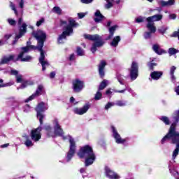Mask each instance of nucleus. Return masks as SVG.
I'll return each instance as SVG.
<instances>
[{"instance_id": "obj_18", "label": "nucleus", "mask_w": 179, "mask_h": 179, "mask_svg": "<svg viewBox=\"0 0 179 179\" xmlns=\"http://www.w3.org/2000/svg\"><path fill=\"white\" fill-rule=\"evenodd\" d=\"M27 31V24L23 23L22 26L19 27V34L15 36V41H17L19 38H22L26 32Z\"/></svg>"}, {"instance_id": "obj_27", "label": "nucleus", "mask_w": 179, "mask_h": 179, "mask_svg": "<svg viewBox=\"0 0 179 179\" xmlns=\"http://www.w3.org/2000/svg\"><path fill=\"white\" fill-rule=\"evenodd\" d=\"M121 41V37L120 36H115L113 41L110 42L111 47H117L118 43Z\"/></svg>"}, {"instance_id": "obj_11", "label": "nucleus", "mask_w": 179, "mask_h": 179, "mask_svg": "<svg viewBox=\"0 0 179 179\" xmlns=\"http://www.w3.org/2000/svg\"><path fill=\"white\" fill-rule=\"evenodd\" d=\"M129 72L131 80H135V79L138 78L139 72V66H138V63L136 62H132Z\"/></svg>"}, {"instance_id": "obj_50", "label": "nucleus", "mask_w": 179, "mask_h": 179, "mask_svg": "<svg viewBox=\"0 0 179 179\" xmlns=\"http://www.w3.org/2000/svg\"><path fill=\"white\" fill-rule=\"evenodd\" d=\"M127 91V88H124V90H114L115 93H125Z\"/></svg>"}, {"instance_id": "obj_47", "label": "nucleus", "mask_w": 179, "mask_h": 179, "mask_svg": "<svg viewBox=\"0 0 179 179\" xmlns=\"http://www.w3.org/2000/svg\"><path fill=\"white\" fill-rule=\"evenodd\" d=\"M110 107H113V103L111 102H108L106 106H105V110H108V108H110Z\"/></svg>"}, {"instance_id": "obj_6", "label": "nucleus", "mask_w": 179, "mask_h": 179, "mask_svg": "<svg viewBox=\"0 0 179 179\" xmlns=\"http://www.w3.org/2000/svg\"><path fill=\"white\" fill-rule=\"evenodd\" d=\"M163 19V15L157 14L146 18V21L148 22L146 27L148 29H150L151 31H156V27H155L154 22H159Z\"/></svg>"}, {"instance_id": "obj_46", "label": "nucleus", "mask_w": 179, "mask_h": 179, "mask_svg": "<svg viewBox=\"0 0 179 179\" xmlns=\"http://www.w3.org/2000/svg\"><path fill=\"white\" fill-rule=\"evenodd\" d=\"M3 83V80L0 79V87H6V86H9L8 84H1Z\"/></svg>"}, {"instance_id": "obj_20", "label": "nucleus", "mask_w": 179, "mask_h": 179, "mask_svg": "<svg viewBox=\"0 0 179 179\" xmlns=\"http://www.w3.org/2000/svg\"><path fill=\"white\" fill-rule=\"evenodd\" d=\"M43 129H45V131L47 132V136L48 138H54V136H55L52 127L50 126V124H45L43 127Z\"/></svg>"}, {"instance_id": "obj_9", "label": "nucleus", "mask_w": 179, "mask_h": 179, "mask_svg": "<svg viewBox=\"0 0 179 179\" xmlns=\"http://www.w3.org/2000/svg\"><path fill=\"white\" fill-rule=\"evenodd\" d=\"M44 93H45V89L44 88V85H38L36 92L25 100V103H29V101L34 100L36 97H38L39 96L44 94Z\"/></svg>"}, {"instance_id": "obj_14", "label": "nucleus", "mask_w": 179, "mask_h": 179, "mask_svg": "<svg viewBox=\"0 0 179 179\" xmlns=\"http://www.w3.org/2000/svg\"><path fill=\"white\" fill-rule=\"evenodd\" d=\"M54 134L55 136H64V129L61 128L59 125V122L57 119L54 120Z\"/></svg>"}, {"instance_id": "obj_24", "label": "nucleus", "mask_w": 179, "mask_h": 179, "mask_svg": "<svg viewBox=\"0 0 179 179\" xmlns=\"http://www.w3.org/2000/svg\"><path fill=\"white\" fill-rule=\"evenodd\" d=\"M152 50L158 55H162L163 54H166V50L161 49L160 46H159V45H157V44L153 45Z\"/></svg>"}, {"instance_id": "obj_31", "label": "nucleus", "mask_w": 179, "mask_h": 179, "mask_svg": "<svg viewBox=\"0 0 179 179\" xmlns=\"http://www.w3.org/2000/svg\"><path fill=\"white\" fill-rule=\"evenodd\" d=\"M24 145L27 146V148H30L34 145L31 140L29 139V136H26V141L24 142Z\"/></svg>"}, {"instance_id": "obj_13", "label": "nucleus", "mask_w": 179, "mask_h": 179, "mask_svg": "<svg viewBox=\"0 0 179 179\" xmlns=\"http://www.w3.org/2000/svg\"><path fill=\"white\" fill-rule=\"evenodd\" d=\"M106 66H107V62L101 60L98 66V72L101 79H104L106 76Z\"/></svg>"}, {"instance_id": "obj_48", "label": "nucleus", "mask_w": 179, "mask_h": 179, "mask_svg": "<svg viewBox=\"0 0 179 179\" xmlns=\"http://www.w3.org/2000/svg\"><path fill=\"white\" fill-rule=\"evenodd\" d=\"M78 16L79 19H83V17H85V13H78Z\"/></svg>"}, {"instance_id": "obj_56", "label": "nucleus", "mask_w": 179, "mask_h": 179, "mask_svg": "<svg viewBox=\"0 0 179 179\" xmlns=\"http://www.w3.org/2000/svg\"><path fill=\"white\" fill-rule=\"evenodd\" d=\"M8 146H9V143H6V144H3L1 145V148L2 149L5 148H8Z\"/></svg>"}, {"instance_id": "obj_30", "label": "nucleus", "mask_w": 179, "mask_h": 179, "mask_svg": "<svg viewBox=\"0 0 179 179\" xmlns=\"http://www.w3.org/2000/svg\"><path fill=\"white\" fill-rule=\"evenodd\" d=\"M160 121L164 122L165 125H170V119L167 116H162L159 117Z\"/></svg>"}, {"instance_id": "obj_43", "label": "nucleus", "mask_w": 179, "mask_h": 179, "mask_svg": "<svg viewBox=\"0 0 179 179\" xmlns=\"http://www.w3.org/2000/svg\"><path fill=\"white\" fill-rule=\"evenodd\" d=\"M136 23H142V22H145V20H144L143 17H137V18L136 19Z\"/></svg>"}, {"instance_id": "obj_10", "label": "nucleus", "mask_w": 179, "mask_h": 179, "mask_svg": "<svg viewBox=\"0 0 179 179\" xmlns=\"http://www.w3.org/2000/svg\"><path fill=\"white\" fill-rule=\"evenodd\" d=\"M43 131V127L41 124L36 129L31 130L30 138L34 142H38L41 139V131Z\"/></svg>"}, {"instance_id": "obj_28", "label": "nucleus", "mask_w": 179, "mask_h": 179, "mask_svg": "<svg viewBox=\"0 0 179 179\" xmlns=\"http://www.w3.org/2000/svg\"><path fill=\"white\" fill-rule=\"evenodd\" d=\"M106 87H107V80H103L100 83L98 90L99 91L104 90Z\"/></svg>"}, {"instance_id": "obj_63", "label": "nucleus", "mask_w": 179, "mask_h": 179, "mask_svg": "<svg viewBox=\"0 0 179 179\" xmlns=\"http://www.w3.org/2000/svg\"><path fill=\"white\" fill-rule=\"evenodd\" d=\"M117 80L120 85H124V82H122V80L117 78Z\"/></svg>"}, {"instance_id": "obj_54", "label": "nucleus", "mask_w": 179, "mask_h": 179, "mask_svg": "<svg viewBox=\"0 0 179 179\" xmlns=\"http://www.w3.org/2000/svg\"><path fill=\"white\" fill-rule=\"evenodd\" d=\"M169 17H170V19H176V17H177V15H176V14H171L170 15H169Z\"/></svg>"}, {"instance_id": "obj_45", "label": "nucleus", "mask_w": 179, "mask_h": 179, "mask_svg": "<svg viewBox=\"0 0 179 179\" xmlns=\"http://www.w3.org/2000/svg\"><path fill=\"white\" fill-rule=\"evenodd\" d=\"M10 74L14 75L15 76H17V75H19V71L12 69L10 70Z\"/></svg>"}, {"instance_id": "obj_37", "label": "nucleus", "mask_w": 179, "mask_h": 179, "mask_svg": "<svg viewBox=\"0 0 179 179\" xmlns=\"http://www.w3.org/2000/svg\"><path fill=\"white\" fill-rule=\"evenodd\" d=\"M107 4H106L105 8L106 9H110V8H113V0H106Z\"/></svg>"}, {"instance_id": "obj_55", "label": "nucleus", "mask_w": 179, "mask_h": 179, "mask_svg": "<svg viewBox=\"0 0 179 179\" xmlns=\"http://www.w3.org/2000/svg\"><path fill=\"white\" fill-rule=\"evenodd\" d=\"M175 92H176V93L178 94V96H179V85H178V86L175 88Z\"/></svg>"}, {"instance_id": "obj_36", "label": "nucleus", "mask_w": 179, "mask_h": 179, "mask_svg": "<svg viewBox=\"0 0 179 179\" xmlns=\"http://www.w3.org/2000/svg\"><path fill=\"white\" fill-rule=\"evenodd\" d=\"M101 97H103V94L98 90L94 97V100L97 101V100H101Z\"/></svg>"}, {"instance_id": "obj_41", "label": "nucleus", "mask_w": 179, "mask_h": 179, "mask_svg": "<svg viewBox=\"0 0 179 179\" xmlns=\"http://www.w3.org/2000/svg\"><path fill=\"white\" fill-rule=\"evenodd\" d=\"M11 8H12V10H14L15 15L17 16V10H16V6H15V4H13V3H11Z\"/></svg>"}, {"instance_id": "obj_16", "label": "nucleus", "mask_w": 179, "mask_h": 179, "mask_svg": "<svg viewBox=\"0 0 179 179\" xmlns=\"http://www.w3.org/2000/svg\"><path fill=\"white\" fill-rule=\"evenodd\" d=\"M20 59H17V57L16 59H15V55H10L8 57L3 56L1 58V60L0 61V65H6L10 62V61H13V62H17V61H19Z\"/></svg>"}, {"instance_id": "obj_42", "label": "nucleus", "mask_w": 179, "mask_h": 179, "mask_svg": "<svg viewBox=\"0 0 179 179\" xmlns=\"http://www.w3.org/2000/svg\"><path fill=\"white\" fill-rule=\"evenodd\" d=\"M44 21H45L44 18H41V20L36 22V26H38V27L41 26V24L44 23Z\"/></svg>"}, {"instance_id": "obj_22", "label": "nucleus", "mask_w": 179, "mask_h": 179, "mask_svg": "<svg viewBox=\"0 0 179 179\" xmlns=\"http://www.w3.org/2000/svg\"><path fill=\"white\" fill-rule=\"evenodd\" d=\"M158 3L162 8H165L166 6H172V5H174V3H176V0H169L167 1H165L164 0H160L158 2Z\"/></svg>"}, {"instance_id": "obj_38", "label": "nucleus", "mask_w": 179, "mask_h": 179, "mask_svg": "<svg viewBox=\"0 0 179 179\" xmlns=\"http://www.w3.org/2000/svg\"><path fill=\"white\" fill-rule=\"evenodd\" d=\"M24 80H23V76L20 75L16 76V82L17 83H22Z\"/></svg>"}, {"instance_id": "obj_61", "label": "nucleus", "mask_w": 179, "mask_h": 179, "mask_svg": "<svg viewBox=\"0 0 179 179\" xmlns=\"http://www.w3.org/2000/svg\"><path fill=\"white\" fill-rule=\"evenodd\" d=\"M85 168H81V169H80V173L81 174H83V173H85Z\"/></svg>"}, {"instance_id": "obj_49", "label": "nucleus", "mask_w": 179, "mask_h": 179, "mask_svg": "<svg viewBox=\"0 0 179 179\" xmlns=\"http://www.w3.org/2000/svg\"><path fill=\"white\" fill-rule=\"evenodd\" d=\"M93 0H81L82 3H85V4H88V3H92Z\"/></svg>"}, {"instance_id": "obj_19", "label": "nucleus", "mask_w": 179, "mask_h": 179, "mask_svg": "<svg viewBox=\"0 0 179 179\" xmlns=\"http://www.w3.org/2000/svg\"><path fill=\"white\" fill-rule=\"evenodd\" d=\"M90 108V105L85 104L83 108H76L74 109V113L78 114V115H83V114H86L87 110Z\"/></svg>"}, {"instance_id": "obj_44", "label": "nucleus", "mask_w": 179, "mask_h": 179, "mask_svg": "<svg viewBox=\"0 0 179 179\" xmlns=\"http://www.w3.org/2000/svg\"><path fill=\"white\" fill-rule=\"evenodd\" d=\"M176 69H177V68L175 66H171L170 69V75H174Z\"/></svg>"}, {"instance_id": "obj_26", "label": "nucleus", "mask_w": 179, "mask_h": 179, "mask_svg": "<svg viewBox=\"0 0 179 179\" xmlns=\"http://www.w3.org/2000/svg\"><path fill=\"white\" fill-rule=\"evenodd\" d=\"M118 27L117 25H114L109 28V36L106 38V40H111L112 37H114V33H115V30Z\"/></svg>"}, {"instance_id": "obj_15", "label": "nucleus", "mask_w": 179, "mask_h": 179, "mask_svg": "<svg viewBox=\"0 0 179 179\" xmlns=\"http://www.w3.org/2000/svg\"><path fill=\"white\" fill-rule=\"evenodd\" d=\"M38 51H39V52H41V55L39 57V62L42 65V71H45V69H46L45 66L47 65L48 66L50 64H48V62L45 60V52H44V50L43 49V48H41V50H39Z\"/></svg>"}, {"instance_id": "obj_57", "label": "nucleus", "mask_w": 179, "mask_h": 179, "mask_svg": "<svg viewBox=\"0 0 179 179\" xmlns=\"http://www.w3.org/2000/svg\"><path fill=\"white\" fill-rule=\"evenodd\" d=\"M24 5V2H23V0H21V1L20 2V8L22 9Z\"/></svg>"}, {"instance_id": "obj_17", "label": "nucleus", "mask_w": 179, "mask_h": 179, "mask_svg": "<svg viewBox=\"0 0 179 179\" xmlns=\"http://www.w3.org/2000/svg\"><path fill=\"white\" fill-rule=\"evenodd\" d=\"M105 174L108 178L110 179H120V176L115 173L114 171L111 170L108 166H105Z\"/></svg>"}, {"instance_id": "obj_33", "label": "nucleus", "mask_w": 179, "mask_h": 179, "mask_svg": "<svg viewBox=\"0 0 179 179\" xmlns=\"http://www.w3.org/2000/svg\"><path fill=\"white\" fill-rule=\"evenodd\" d=\"M76 53L78 57H83V55H84L83 49H82V48L78 46L76 48Z\"/></svg>"}, {"instance_id": "obj_39", "label": "nucleus", "mask_w": 179, "mask_h": 179, "mask_svg": "<svg viewBox=\"0 0 179 179\" xmlns=\"http://www.w3.org/2000/svg\"><path fill=\"white\" fill-rule=\"evenodd\" d=\"M115 105L118 106L119 107H124V106H127L125 102H124L123 101H117Z\"/></svg>"}, {"instance_id": "obj_29", "label": "nucleus", "mask_w": 179, "mask_h": 179, "mask_svg": "<svg viewBox=\"0 0 179 179\" xmlns=\"http://www.w3.org/2000/svg\"><path fill=\"white\" fill-rule=\"evenodd\" d=\"M147 66L150 71H155V66H157V63H154L153 60H152L151 62H148Z\"/></svg>"}, {"instance_id": "obj_52", "label": "nucleus", "mask_w": 179, "mask_h": 179, "mask_svg": "<svg viewBox=\"0 0 179 179\" xmlns=\"http://www.w3.org/2000/svg\"><path fill=\"white\" fill-rule=\"evenodd\" d=\"M74 59H75V55L71 54L69 57V61H74Z\"/></svg>"}, {"instance_id": "obj_34", "label": "nucleus", "mask_w": 179, "mask_h": 179, "mask_svg": "<svg viewBox=\"0 0 179 179\" xmlns=\"http://www.w3.org/2000/svg\"><path fill=\"white\" fill-rule=\"evenodd\" d=\"M178 52H179V50L174 48H171L169 49V54L170 55H176V54H178Z\"/></svg>"}, {"instance_id": "obj_2", "label": "nucleus", "mask_w": 179, "mask_h": 179, "mask_svg": "<svg viewBox=\"0 0 179 179\" xmlns=\"http://www.w3.org/2000/svg\"><path fill=\"white\" fill-rule=\"evenodd\" d=\"M78 156L80 159H84L85 167H89L92 166L96 161V154L93 151V148L89 145H85L81 147L78 152Z\"/></svg>"}, {"instance_id": "obj_60", "label": "nucleus", "mask_w": 179, "mask_h": 179, "mask_svg": "<svg viewBox=\"0 0 179 179\" xmlns=\"http://www.w3.org/2000/svg\"><path fill=\"white\" fill-rule=\"evenodd\" d=\"M111 93H113V92H111V90H108L106 92V94H111Z\"/></svg>"}, {"instance_id": "obj_7", "label": "nucleus", "mask_w": 179, "mask_h": 179, "mask_svg": "<svg viewBox=\"0 0 179 179\" xmlns=\"http://www.w3.org/2000/svg\"><path fill=\"white\" fill-rule=\"evenodd\" d=\"M69 142L70 144L69 150L67 152L66 158L67 162H71L72 157H73V156H75V153H76V142L72 137H70Z\"/></svg>"}, {"instance_id": "obj_32", "label": "nucleus", "mask_w": 179, "mask_h": 179, "mask_svg": "<svg viewBox=\"0 0 179 179\" xmlns=\"http://www.w3.org/2000/svg\"><path fill=\"white\" fill-rule=\"evenodd\" d=\"M148 29L150 30V31L145 32L144 34V38H145V40H148V38H151L152 33H156V31H154V32L152 31L150 28H148Z\"/></svg>"}, {"instance_id": "obj_3", "label": "nucleus", "mask_w": 179, "mask_h": 179, "mask_svg": "<svg viewBox=\"0 0 179 179\" xmlns=\"http://www.w3.org/2000/svg\"><path fill=\"white\" fill-rule=\"evenodd\" d=\"M69 24L64 27L63 32L57 38L58 43L62 44L64 41L62 40H66V37H69L71 34H73V29L79 27V23L76 22L73 18H69Z\"/></svg>"}, {"instance_id": "obj_1", "label": "nucleus", "mask_w": 179, "mask_h": 179, "mask_svg": "<svg viewBox=\"0 0 179 179\" xmlns=\"http://www.w3.org/2000/svg\"><path fill=\"white\" fill-rule=\"evenodd\" d=\"M31 36H33V37H34V38L37 40V45L35 46L31 45V46H25L20 48L21 51L17 55V59H20L22 62H29L31 61V56L27 55L25 57H23L24 54L29 52L30 50H32L34 51H36V50H37L38 51L39 50H41V48L44 47V43L45 42V40H47V34H45V32H44L41 29H38L36 31H32Z\"/></svg>"}, {"instance_id": "obj_21", "label": "nucleus", "mask_w": 179, "mask_h": 179, "mask_svg": "<svg viewBox=\"0 0 179 179\" xmlns=\"http://www.w3.org/2000/svg\"><path fill=\"white\" fill-rule=\"evenodd\" d=\"M94 16L96 17L94 18V20L96 23H100V22L103 21V19H106V17L101 14L99 10H96L94 13Z\"/></svg>"}, {"instance_id": "obj_12", "label": "nucleus", "mask_w": 179, "mask_h": 179, "mask_svg": "<svg viewBox=\"0 0 179 179\" xmlns=\"http://www.w3.org/2000/svg\"><path fill=\"white\" fill-rule=\"evenodd\" d=\"M111 129L113 132V136L114 139L115 140L116 143L117 144H122L125 143L127 142V139L125 138H122L121 135L118 133L117 131V129L114 126H111Z\"/></svg>"}, {"instance_id": "obj_40", "label": "nucleus", "mask_w": 179, "mask_h": 179, "mask_svg": "<svg viewBox=\"0 0 179 179\" xmlns=\"http://www.w3.org/2000/svg\"><path fill=\"white\" fill-rule=\"evenodd\" d=\"M8 22L10 26H15L16 25V21L13 19H8Z\"/></svg>"}, {"instance_id": "obj_4", "label": "nucleus", "mask_w": 179, "mask_h": 179, "mask_svg": "<svg viewBox=\"0 0 179 179\" xmlns=\"http://www.w3.org/2000/svg\"><path fill=\"white\" fill-rule=\"evenodd\" d=\"M85 38H86L87 40H90V41H94L90 49L92 54H94L96 51H97V48H101V47H103V45L106 44V42L104 41V39H103V37H101L99 34H87L85 35Z\"/></svg>"}, {"instance_id": "obj_62", "label": "nucleus", "mask_w": 179, "mask_h": 179, "mask_svg": "<svg viewBox=\"0 0 179 179\" xmlns=\"http://www.w3.org/2000/svg\"><path fill=\"white\" fill-rule=\"evenodd\" d=\"M60 23L61 24H67L68 22H66V21L64 20H60Z\"/></svg>"}, {"instance_id": "obj_8", "label": "nucleus", "mask_w": 179, "mask_h": 179, "mask_svg": "<svg viewBox=\"0 0 179 179\" xmlns=\"http://www.w3.org/2000/svg\"><path fill=\"white\" fill-rule=\"evenodd\" d=\"M85 81L76 78L72 80V90L74 93H80L85 89Z\"/></svg>"}, {"instance_id": "obj_35", "label": "nucleus", "mask_w": 179, "mask_h": 179, "mask_svg": "<svg viewBox=\"0 0 179 179\" xmlns=\"http://www.w3.org/2000/svg\"><path fill=\"white\" fill-rule=\"evenodd\" d=\"M52 10L55 13H57V15H62V10L58 6H55Z\"/></svg>"}, {"instance_id": "obj_53", "label": "nucleus", "mask_w": 179, "mask_h": 179, "mask_svg": "<svg viewBox=\"0 0 179 179\" xmlns=\"http://www.w3.org/2000/svg\"><path fill=\"white\" fill-rule=\"evenodd\" d=\"M22 23H23V18L20 17L18 20V25L22 26Z\"/></svg>"}, {"instance_id": "obj_23", "label": "nucleus", "mask_w": 179, "mask_h": 179, "mask_svg": "<svg viewBox=\"0 0 179 179\" xmlns=\"http://www.w3.org/2000/svg\"><path fill=\"white\" fill-rule=\"evenodd\" d=\"M163 76V71H153L150 73V77L153 80H159Z\"/></svg>"}, {"instance_id": "obj_59", "label": "nucleus", "mask_w": 179, "mask_h": 179, "mask_svg": "<svg viewBox=\"0 0 179 179\" xmlns=\"http://www.w3.org/2000/svg\"><path fill=\"white\" fill-rule=\"evenodd\" d=\"M31 45V41H30L29 40L27 42V47H30Z\"/></svg>"}, {"instance_id": "obj_64", "label": "nucleus", "mask_w": 179, "mask_h": 179, "mask_svg": "<svg viewBox=\"0 0 179 179\" xmlns=\"http://www.w3.org/2000/svg\"><path fill=\"white\" fill-rule=\"evenodd\" d=\"M4 37H5V38H6V40H9V38H10V35L6 34L4 36Z\"/></svg>"}, {"instance_id": "obj_25", "label": "nucleus", "mask_w": 179, "mask_h": 179, "mask_svg": "<svg viewBox=\"0 0 179 179\" xmlns=\"http://www.w3.org/2000/svg\"><path fill=\"white\" fill-rule=\"evenodd\" d=\"M34 85V82L29 80H24L21 85H20V89H26L28 86H33Z\"/></svg>"}, {"instance_id": "obj_5", "label": "nucleus", "mask_w": 179, "mask_h": 179, "mask_svg": "<svg viewBox=\"0 0 179 179\" xmlns=\"http://www.w3.org/2000/svg\"><path fill=\"white\" fill-rule=\"evenodd\" d=\"M46 110H48V108L44 102H40L36 108V117L39 120L40 125H43V124L45 115L43 113L45 112Z\"/></svg>"}, {"instance_id": "obj_51", "label": "nucleus", "mask_w": 179, "mask_h": 179, "mask_svg": "<svg viewBox=\"0 0 179 179\" xmlns=\"http://www.w3.org/2000/svg\"><path fill=\"white\" fill-rule=\"evenodd\" d=\"M50 78L51 79H54V78H55V72L52 71V72L50 73Z\"/></svg>"}, {"instance_id": "obj_58", "label": "nucleus", "mask_w": 179, "mask_h": 179, "mask_svg": "<svg viewBox=\"0 0 179 179\" xmlns=\"http://www.w3.org/2000/svg\"><path fill=\"white\" fill-rule=\"evenodd\" d=\"M70 103H75V98L73 96L70 98Z\"/></svg>"}]
</instances>
